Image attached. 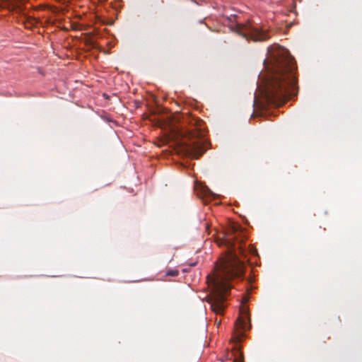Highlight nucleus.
<instances>
[{"label": "nucleus", "mask_w": 362, "mask_h": 362, "mask_svg": "<svg viewBox=\"0 0 362 362\" xmlns=\"http://www.w3.org/2000/svg\"><path fill=\"white\" fill-rule=\"evenodd\" d=\"M245 239L238 225L231 226L226 235L216 239L217 244L226 245L228 250L216 263L213 274L207 276V282L211 288L207 301L216 314L222 315L224 312L226 307L225 302L232 287L230 281L243 275L244 264L239 259L236 250L243 255L241 244Z\"/></svg>", "instance_id": "f257e3e1"}, {"label": "nucleus", "mask_w": 362, "mask_h": 362, "mask_svg": "<svg viewBox=\"0 0 362 362\" xmlns=\"http://www.w3.org/2000/svg\"><path fill=\"white\" fill-rule=\"evenodd\" d=\"M203 124L202 120L195 119L192 124L194 129L183 132L184 138L187 139V141L182 142L183 150L187 156L194 158H199L206 151V131Z\"/></svg>", "instance_id": "7ed1b4c3"}, {"label": "nucleus", "mask_w": 362, "mask_h": 362, "mask_svg": "<svg viewBox=\"0 0 362 362\" xmlns=\"http://www.w3.org/2000/svg\"><path fill=\"white\" fill-rule=\"evenodd\" d=\"M264 63L269 72L262 94L267 104L281 105L296 94V62L288 49L274 45Z\"/></svg>", "instance_id": "f03ea898"}, {"label": "nucleus", "mask_w": 362, "mask_h": 362, "mask_svg": "<svg viewBox=\"0 0 362 362\" xmlns=\"http://www.w3.org/2000/svg\"><path fill=\"white\" fill-rule=\"evenodd\" d=\"M245 32L254 41H264L269 38V34L258 26L250 25L245 29Z\"/></svg>", "instance_id": "20e7f679"}, {"label": "nucleus", "mask_w": 362, "mask_h": 362, "mask_svg": "<svg viewBox=\"0 0 362 362\" xmlns=\"http://www.w3.org/2000/svg\"><path fill=\"white\" fill-rule=\"evenodd\" d=\"M250 318L247 308L243 307L240 310V315L236 320L235 325L237 329L241 331H245L250 328Z\"/></svg>", "instance_id": "39448f33"}, {"label": "nucleus", "mask_w": 362, "mask_h": 362, "mask_svg": "<svg viewBox=\"0 0 362 362\" xmlns=\"http://www.w3.org/2000/svg\"><path fill=\"white\" fill-rule=\"evenodd\" d=\"M234 362H243L241 359H235Z\"/></svg>", "instance_id": "0eeeda50"}, {"label": "nucleus", "mask_w": 362, "mask_h": 362, "mask_svg": "<svg viewBox=\"0 0 362 362\" xmlns=\"http://www.w3.org/2000/svg\"><path fill=\"white\" fill-rule=\"evenodd\" d=\"M179 274L177 269H170L166 272V276H177Z\"/></svg>", "instance_id": "423d86ee"}, {"label": "nucleus", "mask_w": 362, "mask_h": 362, "mask_svg": "<svg viewBox=\"0 0 362 362\" xmlns=\"http://www.w3.org/2000/svg\"><path fill=\"white\" fill-rule=\"evenodd\" d=\"M195 264H195V263H194V264H191V266H195Z\"/></svg>", "instance_id": "6e6552de"}]
</instances>
